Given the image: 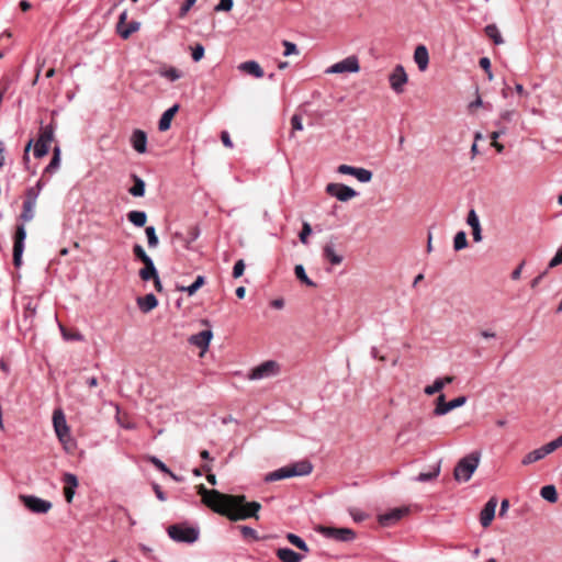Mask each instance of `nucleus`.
I'll use <instances>...</instances> for the list:
<instances>
[{
	"label": "nucleus",
	"mask_w": 562,
	"mask_h": 562,
	"mask_svg": "<svg viewBox=\"0 0 562 562\" xmlns=\"http://www.w3.org/2000/svg\"><path fill=\"white\" fill-rule=\"evenodd\" d=\"M562 265V247L558 249L557 254L553 256V258L550 260L548 268L552 269L558 266Z\"/></svg>",
	"instance_id": "55"
},
{
	"label": "nucleus",
	"mask_w": 562,
	"mask_h": 562,
	"mask_svg": "<svg viewBox=\"0 0 562 562\" xmlns=\"http://www.w3.org/2000/svg\"><path fill=\"white\" fill-rule=\"evenodd\" d=\"M517 112L516 110H503L501 113H499V116H498V121H502V123L504 124H508V123H512L516 116Z\"/></svg>",
	"instance_id": "45"
},
{
	"label": "nucleus",
	"mask_w": 562,
	"mask_h": 562,
	"mask_svg": "<svg viewBox=\"0 0 562 562\" xmlns=\"http://www.w3.org/2000/svg\"><path fill=\"white\" fill-rule=\"evenodd\" d=\"M286 539L289 540V542L291 544L295 546L297 549L303 550L304 552L310 551L306 542L301 537H299L294 533H288Z\"/></svg>",
	"instance_id": "41"
},
{
	"label": "nucleus",
	"mask_w": 562,
	"mask_h": 562,
	"mask_svg": "<svg viewBox=\"0 0 562 562\" xmlns=\"http://www.w3.org/2000/svg\"><path fill=\"white\" fill-rule=\"evenodd\" d=\"M540 495L543 499L555 503L558 501V492L554 485H546L540 490Z\"/></svg>",
	"instance_id": "34"
},
{
	"label": "nucleus",
	"mask_w": 562,
	"mask_h": 562,
	"mask_svg": "<svg viewBox=\"0 0 562 562\" xmlns=\"http://www.w3.org/2000/svg\"><path fill=\"white\" fill-rule=\"evenodd\" d=\"M26 238V231L23 224L16 226L13 244V265L15 268L22 266V256L24 251V243Z\"/></svg>",
	"instance_id": "9"
},
{
	"label": "nucleus",
	"mask_w": 562,
	"mask_h": 562,
	"mask_svg": "<svg viewBox=\"0 0 562 562\" xmlns=\"http://www.w3.org/2000/svg\"><path fill=\"white\" fill-rule=\"evenodd\" d=\"M357 167L349 166V165H340L337 168V172L341 175H349L355 177Z\"/></svg>",
	"instance_id": "56"
},
{
	"label": "nucleus",
	"mask_w": 562,
	"mask_h": 562,
	"mask_svg": "<svg viewBox=\"0 0 562 562\" xmlns=\"http://www.w3.org/2000/svg\"><path fill=\"white\" fill-rule=\"evenodd\" d=\"M127 218L133 225L143 227L146 224L147 215L144 211H131Z\"/></svg>",
	"instance_id": "31"
},
{
	"label": "nucleus",
	"mask_w": 562,
	"mask_h": 562,
	"mask_svg": "<svg viewBox=\"0 0 562 562\" xmlns=\"http://www.w3.org/2000/svg\"><path fill=\"white\" fill-rule=\"evenodd\" d=\"M485 34L494 42L495 45H502L504 43V38L495 24L486 25Z\"/></svg>",
	"instance_id": "32"
},
{
	"label": "nucleus",
	"mask_w": 562,
	"mask_h": 562,
	"mask_svg": "<svg viewBox=\"0 0 562 562\" xmlns=\"http://www.w3.org/2000/svg\"><path fill=\"white\" fill-rule=\"evenodd\" d=\"M497 506V501L495 497L490 498V501L485 504L484 508L480 514V521L483 527H488L494 519L495 510Z\"/></svg>",
	"instance_id": "15"
},
{
	"label": "nucleus",
	"mask_w": 562,
	"mask_h": 562,
	"mask_svg": "<svg viewBox=\"0 0 562 562\" xmlns=\"http://www.w3.org/2000/svg\"><path fill=\"white\" fill-rule=\"evenodd\" d=\"M479 63H480V66L485 70V72L487 75V79L490 81H492L494 76L491 70V60L487 57H482Z\"/></svg>",
	"instance_id": "50"
},
{
	"label": "nucleus",
	"mask_w": 562,
	"mask_h": 562,
	"mask_svg": "<svg viewBox=\"0 0 562 562\" xmlns=\"http://www.w3.org/2000/svg\"><path fill=\"white\" fill-rule=\"evenodd\" d=\"M241 533L246 538H254V539L257 538L256 530H254L252 528L247 527V526L241 527Z\"/></svg>",
	"instance_id": "62"
},
{
	"label": "nucleus",
	"mask_w": 562,
	"mask_h": 562,
	"mask_svg": "<svg viewBox=\"0 0 562 562\" xmlns=\"http://www.w3.org/2000/svg\"><path fill=\"white\" fill-rule=\"evenodd\" d=\"M53 158L49 162V165L45 168L43 176L45 175H52L56 172L60 165V147L58 145L54 146L53 148Z\"/></svg>",
	"instance_id": "28"
},
{
	"label": "nucleus",
	"mask_w": 562,
	"mask_h": 562,
	"mask_svg": "<svg viewBox=\"0 0 562 562\" xmlns=\"http://www.w3.org/2000/svg\"><path fill=\"white\" fill-rule=\"evenodd\" d=\"M312 470V463L310 461L303 460L268 473L266 475V481L273 482L293 476H304L308 475Z\"/></svg>",
	"instance_id": "2"
},
{
	"label": "nucleus",
	"mask_w": 562,
	"mask_h": 562,
	"mask_svg": "<svg viewBox=\"0 0 562 562\" xmlns=\"http://www.w3.org/2000/svg\"><path fill=\"white\" fill-rule=\"evenodd\" d=\"M132 147L139 154H144L147 149V135L142 130H135L131 136Z\"/></svg>",
	"instance_id": "20"
},
{
	"label": "nucleus",
	"mask_w": 562,
	"mask_h": 562,
	"mask_svg": "<svg viewBox=\"0 0 562 562\" xmlns=\"http://www.w3.org/2000/svg\"><path fill=\"white\" fill-rule=\"evenodd\" d=\"M372 172L369 169L357 167L355 178L361 183H368L372 179Z\"/></svg>",
	"instance_id": "42"
},
{
	"label": "nucleus",
	"mask_w": 562,
	"mask_h": 562,
	"mask_svg": "<svg viewBox=\"0 0 562 562\" xmlns=\"http://www.w3.org/2000/svg\"><path fill=\"white\" fill-rule=\"evenodd\" d=\"M20 497L24 502L25 506L32 513H35V496L34 495H29V496L21 495Z\"/></svg>",
	"instance_id": "59"
},
{
	"label": "nucleus",
	"mask_w": 562,
	"mask_h": 562,
	"mask_svg": "<svg viewBox=\"0 0 562 562\" xmlns=\"http://www.w3.org/2000/svg\"><path fill=\"white\" fill-rule=\"evenodd\" d=\"M472 235H473V240L479 243L482 240V229H481V226L479 227H474L472 228Z\"/></svg>",
	"instance_id": "64"
},
{
	"label": "nucleus",
	"mask_w": 562,
	"mask_h": 562,
	"mask_svg": "<svg viewBox=\"0 0 562 562\" xmlns=\"http://www.w3.org/2000/svg\"><path fill=\"white\" fill-rule=\"evenodd\" d=\"M291 125H292V131H302L303 130V123H302V116L299 115V114H294L292 117H291Z\"/></svg>",
	"instance_id": "57"
},
{
	"label": "nucleus",
	"mask_w": 562,
	"mask_h": 562,
	"mask_svg": "<svg viewBox=\"0 0 562 562\" xmlns=\"http://www.w3.org/2000/svg\"><path fill=\"white\" fill-rule=\"evenodd\" d=\"M480 460L481 452L479 451H473L460 459L453 471L454 479L459 482H468L476 471Z\"/></svg>",
	"instance_id": "4"
},
{
	"label": "nucleus",
	"mask_w": 562,
	"mask_h": 562,
	"mask_svg": "<svg viewBox=\"0 0 562 562\" xmlns=\"http://www.w3.org/2000/svg\"><path fill=\"white\" fill-rule=\"evenodd\" d=\"M60 329H61L63 337L66 340H78V341L83 340V336L78 331L69 333L63 326H60Z\"/></svg>",
	"instance_id": "51"
},
{
	"label": "nucleus",
	"mask_w": 562,
	"mask_h": 562,
	"mask_svg": "<svg viewBox=\"0 0 562 562\" xmlns=\"http://www.w3.org/2000/svg\"><path fill=\"white\" fill-rule=\"evenodd\" d=\"M64 483H65V487H64L65 498H66L67 503H71L74 495L76 493V488L78 486V479L72 473H66L64 475Z\"/></svg>",
	"instance_id": "18"
},
{
	"label": "nucleus",
	"mask_w": 562,
	"mask_h": 562,
	"mask_svg": "<svg viewBox=\"0 0 562 562\" xmlns=\"http://www.w3.org/2000/svg\"><path fill=\"white\" fill-rule=\"evenodd\" d=\"M169 537L177 542L193 543L199 538V529L186 525H172L168 528Z\"/></svg>",
	"instance_id": "5"
},
{
	"label": "nucleus",
	"mask_w": 562,
	"mask_h": 562,
	"mask_svg": "<svg viewBox=\"0 0 562 562\" xmlns=\"http://www.w3.org/2000/svg\"><path fill=\"white\" fill-rule=\"evenodd\" d=\"M134 186L130 188L128 192L133 196H143L145 194V182L143 179L137 177L136 175L133 176Z\"/></svg>",
	"instance_id": "35"
},
{
	"label": "nucleus",
	"mask_w": 562,
	"mask_h": 562,
	"mask_svg": "<svg viewBox=\"0 0 562 562\" xmlns=\"http://www.w3.org/2000/svg\"><path fill=\"white\" fill-rule=\"evenodd\" d=\"M178 110H179V105L175 104L162 113V115L159 120V123H158L159 131L165 132L170 128L171 121H172L175 114L178 112Z\"/></svg>",
	"instance_id": "23"
},
{
	"label": "nucleus",
	"mask_w": 562,
	"mask_h": 562,
	"mask_svg": "<svg viewBox=\"0 0 562 562\" xmlns=\"http://www.w3.org/2000/svg\"><path fill=\"white\" fill-rule=\"evenodd\" d=\"M407 80V74L402 65H397L389 76L390 86L396 93L404 91Z\"/></svg>",
	"instance_id": "13"
},
{
	"label": "nucleus",
	"mask_w": 562,
	"mask_h": 562,
	"mask_svg": "<svg viewBox=\"0 0 562 562\" xmlns=\"http://www.w3.org/2000/svg\"><path fill=\"white\" fill-rule=\"evenodd\" d=\"M312 234V227L310 223L304 222L302 225V231L299 235L300 241L304 245L308 244V236Z\"/></svg>",
	"instance_id": "46"
},
{
	"label": "nucleus",
	"mask_w": 562,
	"mask_h": 562,
	"mask_svg": "<svg viewBox=\"0 0 562 562\" xmlns=\"http://www.w3.org/2000/svg\"><path fill=\"white\" fill-rule=\"evenodd\" d=\"M53 424L55 428V432L59 440L64 443V446L69 449V446H72V440L69 434V428L66 423L65 415L61 411H55L53 415Z\"/></svg>",
	"instance_id": "7"
},
{
	"label": "nucleus",
	"mask_w": 562,
	"mask_h": 562,
	"mask_svg": "<svg viewBox=\"0 0 562 562\" xmlns=\"http://www.w3.org/2000/svg\"><path fill=\"white\" fill-rule=\"evenodd\" d=\"M147 236V243L150 248H156L158 246V237L156 235V229L154 226H147L145 229Z\"/></svg>",
	"instance_id": "43"
},
{
	"label": "nucleus",
	"mask_w": 562,
	"mask_h": 562,
	"mask_svg": "<svg viewBox=\"0 0 562 562\" xmlns=\"http://www.w3.org/2000/svg\"><path fill=\"white\" fill-rule=\"evenodd\" d=\"M467 397L459 396L450 402H446L445 395L440 394L437 398L436 407L434 409V414L437 416H442L448 414L450 411L461 407L465 404Z\"/></svg>",
	"instance_id": "11"
},
{
	"label": "nucleus",
	"mask_w": 562,
	"mask_h": 562,
	"mask_svg": "<svg viewBox=\"0 0 562 562\" xmlns=\"http://www.w3.org/2000/svg\"><path fill=\"white\" fill-rule=\"evenodd\" d=\"M245 271V262L243 259H239L236 261L233 268V277L235 279L240 278L244 274Z\"/></svg>",
	"instance_id": "52"
},
{
	"label": "nucleus",
	"mask_w": 562,
	"mask_h": 562,
	"mask_svg": "<svg viewBox=\"0 0 562 562\" xmlns=\"http://www.w3.org/2000/svg\"><path fill=\"white\" fill-rule=\"evenodd\" d=\"M34 138L31 137L25 146L24 155H23V164L25 165L26 169H31V148L33 146Z\"/></svg>",
	"instance_id": "47"
},
{
	"label": "nucleus",
	"mask_w": 562,
	"mask_h": 562,
	"mask_svg": "<svg viewBox=\"0 0 562 562\" xmlns=\"http://www.w3.org/2000/svg\"><path fill=\"white\" fill-rule=\"evenodd\" d=\"M296 278L307 286H316V284L307 277L305 269L302 265H296L294 268Z\"/></svg>",
	"instance_id": "39"
},
{
	"label": "nucleus",
	"mask_w": 562,
	"mask_h": 562,
	"mask_svg": "<svg viewBox=\"0 0 562 562\" xmlns=\"http://www.w3.org/2000/svg\"><path fill=\"white\" fill-rule=\"evenodd\" d=\"M283 46H284V52H283L284 56L299 54L297 47L294 43L289 42V41H283Z\"/></svg>",
	"instance_id": "53"
},
{
	"label": "nucleus",
	"mask_w": 562,
	"mask_h": 562,
	"mask_svg": "<svg viewBox=\"0 0 562 562\" xmlns=\"http://www.w3.org/2000/svg\"><path fill=\"white\" fill-rule=\"evenodd\" d=\"M145 267L139 270V277L144 281H148L150 279H155L158 276L157 269L154 265L153 259L147 260V262H144Z\"/></svg>",
	"instance_id": "30"
},
{
	"label": "nucleus",
	"mask_w": 562,
	"mask_h": 562,
	"mask_svg": "<svg viewBox=\"0 0 562 562\" xmlns=\"http://www.w3.org/2000/svg\"><path fill=\"white\" fill-rule=\"evenodd\" d=\"M453 381V376H445L442 379H436L431 385H427L424 390L425 394L434 395L440 392L446 384H449Z\"/></svg>",
	"instance_id": "27"
},
{
	"label": "nucleus",
	"mask_w": 562,
	"mask_h": 562,
	"mask_svg": "<svg viewBox=\"0 0 562 562\" xmlns=\"http://www.w3.org/2000/svg\"><path fill=\"white\" fill-rule=\"evenodd\" d=\"M280 364L274 360H268L251 369L248 374L249 380H263L278 375Z\"/></svg>",
	"instance_id": "6"
},
{
	"label": "nucleus",
	"mask_w": 562,
	"mask_h": 562,
	"mask_svg": "<svg viewBox=\"0 0 562 562\" xmlns=\"http://www.w3.org/2000/svg\"><path fill=\"white\" fill-rule=\"evenodd\" d=\"M213 337L212 330H202L189 338V342L202 349V353L209 348L210 341Z\"/></svg>",
	"instance_id": "16"
},
{
	"label": "nucleus",
	"mask_w": 562,
	"mask_h": 562,
	"mask_svg": "<svg viewBox=\"0 0 562 562\" xmlns=\"http://www.w3.org/2000/svg\"><path fill=\"white\" fill-rule=\"evenodd\" d=\"M316 531L322 533L324 537L329 539H335L337 541L348 542L356 538V533L353 530L349 528H334V527H325L318 526Z\"/></svg>",
	"instance_id": "8"
},
{
	"label": "nucleus",
	"mask_w": 562,
	"mask_h": 562,
	"mask_svg": "<svg viewBox=\"0 0 562 562\" xmlns=\"http://www.w3.org/2000/svg\"><path fill=\"white\" fill-rule=\"evenodd\" d=\"M547 456H548V453L542 446V447L535 449V450L528 452L527 454H525V457L521 459V464L530 465L539 460H542Z\"/></svg>",
	"instance_id": "26"
},
{
	"label": "nucleus",
	"mask_w": 562,
	"mask_h": 562,
	"mask_svg": "<svg viewBox=\"0 0 562 562\" xmlns=\"http://www.w3.org/2000/svg\"><path fill=\"white\" fill-rule=\"evenodd\" d=\"M204 284H205V278L203 276H198L192 284H190L188 286H184V285L177 286V290L180 292H187L189 296H192Z\"/></svg>",
	"instance_id": "29"
},
{
	"label": "nucleus",
	"mask_w": 562,
	"mask_h": 562,
	"mask_svg": "<svg viewBox=\"0 0 562 562\" xmlns=\"http://www.w3.org/2000/svg\"><path fill=\"white\" fill-rule=\"evenodd\" d=\"M560 447H562V435L543 446L548 454L552 453Z\"/></svg>",
	"instance_id": "48"
},
{
	"label": "nucleus",
	"mask_w": 562,
	"mask_h": 562,
	"mask_svg": "<svg viewBox=\"0 0 562 562\" xmlns=\"http://www.w3.org/2000/svg\"><path fill=\"white\" fill-rule=\"evenodd\" d=\"M468 246L467 234L461 231L458 232L453 238V248L456 251L462 250Z\"/></svg>",
	"instance_id": "40"
},
{
	"label": "nucleus",
	"mask_w": 562,
	"mask_h": 562,
	"mask_svg": "<svg viewBox=\"0 0 562 562\" xmlns=\"http://www.w3.org/2000/svg\"><path fill=\"white\" fill-rule=\"evenodd\" d=\"M238 70L248 74L255 78H262L263 70L256 60H247L238 65Z\"/></svg>",
	"instance_id": "22"
},
{
	"label": "nucleus",
	"mask_w": 562,
	"mask_h": 562,
	"mask_svg": "<svg viewBox=\"0 0 562 562\" xmlns=\"http://www.w3.org/2000/svg\"><path fill=\"white\" fill-rule=\"evenodd\" d=\"M137 305L143 313H148L158 305V300L153 293H149L138 297Z\"/></svg>",
	"instance_id": "25"
},
{
	"label": "nucleus",
	"mask_w": 562,
	"mask_h": 562,
	"mask_svg": "<svg viewBox=\"0 0 562 562\" xmlns=\"http://www.w3.org/2000/svg\"><path fill=\"white\" fill-rule=\"evenodd\" d=\"M135 256L140 259L143 262H147L151 258L145 252L144 248L140 245H135L134 248Z\"/></svg>",
	"instance_id": "54"
},
{
	"label": "nucleus",
	"mask_w": 562,
	"mask_h": 562,
	"mask_svg": "<svg viewBox=\"0 0 562 562\" xmlns=\"http://www.w3.org/2000/svg\"><path fill=\"white\" fill-rule=\"evenodd\" d=\"M467 224L471 227V228H474V227H479L481 226L480 224V218L475 212V210L471 209L468 213V216H467Z\"/></svg>",
	"instance_id": "49"
},
{
	"label": "nucleus",
	"mask_w": 562,
	"mask_h": 562,
	"mask_svg": "<svg viewBox=\"0 0 562 562\" xmlns=\"http://www.w3.org/2000/svg\"><path fill=\"white\" fill-rule=\"evenodd\" d=\"M53 140V128L50 126L45 127L40 137H37V158L44 157L48 154Z\"/></svg>",
	"instance_id": "14"
},
{
	"label": "nucleus",
	"mask_w": 562,
	"mask_h": 562,
	"mask_svg": "<svg viewBox=\"0 0 562 562\" xmlns=\"http://www.w3.org/2000/svg\"><path fill=\"white\" fill-rule=\"evenodd\" d=\"M282 562H301L304 557L290 548H279L276 552Z\"/></svg>",
	"instance_id": "24"
},
{
	"label": "nucleus",
	"mask_w": 562,
	"mask_h": 562,
	"mask_svg": "<svg viewBox=\"0 0 562 562\" xmlns=\"http://www.w3.org/2000/svg\"><path fill=\"white\" fill-rule=\"evenodd\" d=\"M326 193L340 202H347L358 195L356 190L342 183H328L326 186Z\"/></svg>",
	"instance_id": "10"
},
{
	"label": "nucleus",
	"mask_w": 562,
	"mask_h": 562,
	"mask_svg": "<svg viewBox=\"0 0 562 562\" xmlns=\"http://www.w3.org/2000/svg\"><path fill=\"white\" fill-rule=\"evenodd\" d=\"M52 508V503L37 498V513H47Z\"/></svg>",
	"instance_id": "61"
},
{
	"label": "nucleus",
	"mask_w": 562,
	"mask_h": 562,
	"mask_svg": "<svg viewBox=\"0 0 562 562\" xmlns=\"http://www.w3.org/2000/svg\"><path fill=\"white\" fill-rule=\"evenodd\" d=\"M407 512V508H394L385 514L380 515L379 521L382 526H391L395 521L400 520Z\"/></svg>",
	"instance_id": "19"
},
{
	"label": "nucleus",
	"mask_w": 562,
	"mask_h": 562,
	"mask_svg": "<svg viewBox=\"0 0 562 562\" xmlns=\"http://www.w3.org/2000/svg\"><path fill=\"white\" fill-rule=\"evenodd\" d=\"M439 473H440V464H436L432 468V471L425 472V473H419L414 480L417 481V482L432 481V480L438 477Z\"/></svg>",
	"instance_id": "37"
},
{
	"label": "nucleus",
	"mask_w": 562,
	"mask_h": 562,
	"mask_svg": "<svg viewBox=\"0 0 562 562\" xmlns=\"http://www.w3.org/2000/svg\"><path fill=\"white\" fill-rule=\"evenodd\" d=\"M360 69L358 58L356 56H349L334 65H331L326 72L327 74H344V72H358Z\"/></svg>",
	"instance_id": "12"
},
{
	"label": "nucleus",
	"mask_w": 562,
	"mask_h": 562,
	"mask_svg": "<svg viewBox=\"0 0 562 562\" xmlns=\"http://www.w3.org/2000/svg\"><path fill=\"white\" fill-rule=\"evenodd\" d=\"M33 200L29 195V198L23 203V212L21 214V220L23 222H30L34 217L33 213Z\"/></svg>",
	"instance_id": "36"
},
{
	"label": "nucleus",
	"mask_w": 562,
	"mask_h": 562,
	"mask_svg": "<svg viewBox=\"0 0 562 562\" xmlns=\"http://www.w3.org/2000/svg\"><path fill=\"white\" fill-rule=\"evenodd\" d=\"M414 61L417 64L420 71H425L429 64L428 49L424 45H418L414 52Z\"/></svg>",
	"instance_id": "21"
},
{
	"label": "nucleus",
	"mask_w": 562,
	"mask_h": 562,
	"mask_svg": "<svg viewBox=\"0 0 562 562\" xmlns=\"http://www.w3.org/2000/svg\"><path fill=\"white\" fill-rule=\"evenodd\" d=\"M158 74L170 81H176L182 77L181 71L175 67L161 68L159 69Z\"/></svg>",
	"instance_id": "38"
},
{
	"label": "nucleus",
	"mask_w": 562,
	"mask_h": 562,
	"mask_svg": "<svg viewBox=\"0 0 562 562\" xmlns=\"http://www.w3.org/2000/svg\"><path fill=\"white\" fill-rule=\"evenodd\" d=\"M221 139H222V142H223L225 147H227V148H232L233 147L232 139H231L229 134L227 132H225V131L222 132Z\"/></svg>",
	"instance_id": "63"
},
{
	"label": "nucleus",
	"mask_w": 562,
	"mask_h": 562,
	"mask_svg": "<svg viewBox=\"0 0 562 562\" xmlns=\"http://www.w3.org/2000/svg\"><path fill=\"white\" fill-rule=\"evenodd\" d=\"M233 4V0H220L218 4L215 7V11H231Z\"/></svg>",
	"instance_id": "58"
},
{
	"label": "nucleus",
	"mask_w": 562,
	"mask_h": 562,
	"mask_svg": "<svg viewBox=\"0 0 562 562\" xmlns=\"http://www.w3.org/2000/svg\"><path fill=\"white\" fill-rule=\"evenodd\" d=\"M204 56V47L201 44L195 45V47L192 49V59L194 61H199Z\"/></svg>",
	"instance_id": "60"
},
{
	"label": "nucleus",
	"mask_w": 562,
	"mask_h": 562,
	"mask_svg": "<svg viewBox=\"0 0 562 562\" xmlns=\"http://www.w3.org/2000/svg\"><path fill=\"white\" fill-rule=\"evenodd\" d=\"M323 256L326 260H328L331 265L338 266L342 262V255L336 251V245L334 241H327L323 247Z\"/></svg>",
	"instance_id": "17"
},
{
	"label": "nucleus",
	"mask_w": 562,
	"mask_h": 562,
	"mask_svg": "<svg viewBox=\"0 0 562 562\" xmlns=\"http://www.w3.org/2000/svg\"><path fill=\"white\" fill-rule=\"evenodd\" d=\"M18 323L21 329L29 331L31 338L34 337L35 327V305L32 296L24 295L19 302V318Z\"/></svg>",
	"instance_id": "3"
},
{
	"label": "nucleus",
	"mask_w": 562,
	"mask_h": 562,
	"mask_svg": "<svg viewBox=\"0 0 562 562\" xmlns=\"http://www.w3.org/2000/svg\"><path fill=\"white\" fill-rule=\"evenodd\" d=\"M140 27V23L137 21H132L126 26H119L117 33L124 40L128 38L133 33L137 32Z\"/></svg>",
	"instance_id": "33"
},
{
	"label": "nucleus",
	"mask_w": 562,
	"mask_h": 562,
	"mask_svg": "<svg viewBox=\"0 0 562 562\" xmlns=\"http://www.w3.org/2000/svg\"><path fill=\"white\" fill-rule=\"evenodd\" d=\"M199 494L206 506L234 521L250 517L258 518L257 514L261 508L258 502L246 503L244 495H226L216 490L209 491L204 485L199 486Z\"/></svg>",
	"instance_id": "1"
},
{
	"label": "nucleus",
	"mask_w": 562,
	"mask_h": 562,
	"mask_svg": "<svg viewBox=\"0 0 562 562\" xmlns=\"http://www.w3.org/2000/svg\"><path fill=\"white\" fill-rule=\"evenodd\" d=\"M149 461L161 472L169 474L173 480L179 481V479L167 468V465L159 460L157 457H150Z\"/></svg>",
	"instance_id": "44"
}]
</instances>
